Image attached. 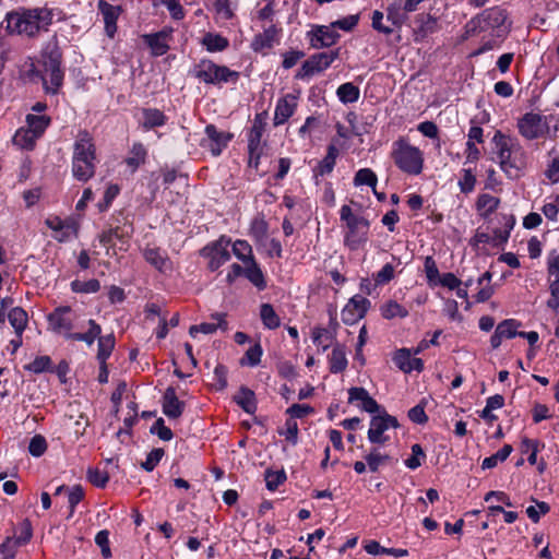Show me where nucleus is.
<instances>
[{"label": "nucleus", "mask_w": 559, "mask_h": 559, "mask_svg": "<svg viewBox=\"0 0 559 559\" xmlns=\"http://www.w3.org/2000/svg\"><path fill=\"white\" fill-rule=\"evenodd\" d=\"M191 75L205 84L222 86L225 83L237 82L239 73L226 66H219L210 59H201L191 70Z\"/></svg>", "instance_id": "obj_7"}, {"label": "nucleus", "mask_w": 559, "mask_h": 559, "mask_svg": "<svg viewBox=\"0 0 559 559\" xmlns=\"http://www.w3.org/2000/svg\"><path fill=\"white\" fill-rule=\"evenodd\" d=\"M554 116H544L537 112L524 114L516 123L519 133L528 141L550 138L556 139L559 135V122L557 121L552 127L550 122Z\"/></svg>", "instance_id": "obj_5"}, {"label": "nucleus", "mask_w": 559, "mask_h": 559, "mask_svg": "<svg viewBox=\"0 0 559 559\" xmlns=\"http://www.w3.org/2000/svg\"><path fill=\"white\" fill-rule=\"evenodd\" d=\"M500 200L493 195L483 193L477 199V210L481 216L488 217L492 214L499 206Z\"/></svg>", "instance_id": "obj_47"}, {"label": "nucleus", "mask_w": 559, "mask_h": 559, "mask_svg": "<svg viewBox=\"0 0 559 559\" xmlns=\"http://www.w3.org/2000/svg\"><path fill=\"white\" fill-rule=\"evenodd\" d=\"M8 319L10 324L14 329L15 334L22 335L27 326L28 319L26 311L20 307H15L9 312Z\"/></svg>", "instance_id": "obj_45"}, {"label": "nucleus", "mask_w": 559, "mask_h": 559, "mask_svg": "<svg viewBox=\"0 0 559 559\" xmlns=\"http://www.w3.org/2000/svg\"><path fill=\"white\" fill-rule=\"evenodd\" d=\"M71 170L80 182H87L95 175L96 146L86 130H81L74 141Z\"/></svg>", "instance_id": "obj_2"}, {"label": "nucleus", "mask_w": 559, "mask_h": 559, "mask_svg": "<svg viewBox=\"0 0 559 559\" xmlns=\"http://www.w3.org/2000/svg\"><path fill=\"white\" fill-rule=\"evenodd\" d=\"M99 10L105 23V32L108 37L112 38L117 32V20L120 13L119 7H115L105 1H100Z\"/></svg>", "instance_id": "obj_26"}, {"label": "nucleus", "mask_w": 559, "mask_h": 559, "mask_svg": "<svg viewBox=\"0 0 559 559\" xmlns=\"http://www.w3.org/2000/svg\"><path fill=\"white\" fill-rule=\"evenodd\" d=\"M71 288L74 293L92 294L97 293L100 289V283L95 278L88 281H73L71 283Z\"/></svg>", "instance_id": "obj_55"}, {"label": "nucleus", "mask_w": 559, "mask_h": 559, "mask_svg": "<svg viewBox=\"0 0 559 559\" xmlns=\"http://www.w3.org/2000/svg\"><path fill=\"white\" fill-rule=\"evenodd\" d=\"M267 229V223L263 218L255 217L251 221L249 234L257 242H261L266 238Z\"/></svg>", "instance_id": "obj_53"}, {"label": "nucleus", "mask_w": 559, "mask_h": 559, "mask_svg": "<svg viewBox=\"0 0 559 559\" xmlns=\"http://www.w3.org/2000/svg\"><path fill=\"white\" fill-rule=\"evenodd\" d=\"M545 448V443L538 439L523 437L520 449L523 454H528L527 461L531 465L537 464V454Z\"/></svg>", "instance_id": "obj_37"}, {"label": "nucleus", "mask_w": 559, "mask_h": 559, "mask_svg": "<svg viewBox=\"0 0 559 559\" xmlns=\"http://www.w3.org/2000/svg\"><path fill=\"white\" fill-rule=\"evenodd\" d=\"M162 406L163 413L170 419L179 418L185 409V403L177 397L176 391L171 386L166 389Z\"/></svg>", "instance_id": "obj_24"}, {"label": "nucleus", "mask_w": 559, "mask_h": 559, "mask_svg": "<svg viewBox=\"0 0 559 559\" xmlns=\"http://www.w3.org/2000/svg\"><path fill=\"white\" fill-rule=\"evenodd\" d=\"M392 360L404 373L421 372L425 367L423 359L416 357L412 349L406 347L396 349L392 355Z\"/></svg>", "instance_id": "obj_18"}, {"label": "nucleus", "mask_w": 559, "mask_h": 559, "mask_svg": "<svg viewBox=\"0 0 559 559\" xmlns=\"http://www.w3.org/2000/svg\"><path fill=\"white\" fill-rule=\"evenodd\" d=\"M260 319L263 326L267 330H275L281 325L280 316L276 313L274 307L267 302L260 306Z\"/></svg>", "instance_id": "obj_39"}, {"label": "nucleus", "mask_w": 559, "mask_h": 559, "mask_svg": "<svg viewBox=\"0 0 559 559\" xmlns=\"http://www.w3.org/2000/svg\"><path fill=\"white\" fill-rule=\"evenodd\" d=\"M359 22V15L358 14H350L346 15L342 19H338L334 22H331V25L333 26L334 31L341 29L344 32H352Z\"/></svg>", "instance_id": "obj_62"}, {"label": "nucleus", "mask_w": 559, "mask_h": 559, "mask_svg": "<svg viewBox=\"0 0 559 559\" xmlns=\"http://www.w3.org/2000/svg\"><path fill=\"white\" fill-rule=\"evenodd\" d=\"M509 28L510 24L507 22V13L500 7L484 10L465 25L467 36L485 33L490 37L503 38L508 34Z\"/></svg>", "instance_id": "obj_4"}, {"label": "nucleus", "mask_w": 559, "mask_h": 559, "mask_svg": "<svg viewBox=\"0 0 559 559\" xmlns=\"http://www.w3.org/2000/svg\"><path fill=\"white\" fill-rule=\"evenodd\" d=\"M371 307V301L357 294L348 299L341 311V319L346 325H354L361 320Z\"/></svg>", "instance_id": "obj_14"}, {"label": "nucleus", "mask_w": 559, "mask_h": 559, "mask_svg": "<svg viewBox=\"0 0 559 559\" xmlns=\"http://www.w3.org/2000/svg\"><path fill=\"white\" fill-rule=\"evenodd\" d=\"M337 57V50L314 53L304 61L295 78L297 80H306L316 74L322 73L331 67Z\"/></svg>", "instance_id": "obj_11"}, {"label": "nucleus", "mask_w": 559, "mask_h": 559, "mask_svg": "<svg viewBox=\"0 0 559 559\" xmlns=\"http://www.w3.org/2000/svg\"><path fill=\"white\" fill-rule=\"evenodd\" d=\"M513 448L511 444H504L499 451L495 454L485 457L481 462L483 469H491L496 467L499 463L504 462L509 455L512 453Z\"/></svg>", "instance_id": "obj_48"}, {"label": "nucleus", "mask_w": 559, "mask_h": 559, "mask_svg": "<svg viewBox=\"0 0 559 559\" xmlns=\"http://www.w3.org/2000/svg\"><path fill=\"white\" fill-rule=\"evenodd\" d=\"M230 245L231 239L228 236L222 235L218 239L209 242L200 250V255L207 260V269L210 271H217L230 260Z\"/></svg>", "instance_id": "obj_9"}, {"label": "nucleus", "mask_w": 559, "mask_h": 559, "mask_svg": "<svg viewBox=\"0 0 559 559\" xmlns=\"http://www.w3.org/2000/svg\"><path fill=\"white\" fill-rule=\"evenodd\" d=\"M407 13L403 11L402 0H395L388 7V19L395 25H401L406 20Z\"/></svg>", "instance_id": "obj_59"}, {"label": "nucleus", "mask_w": 559, "mask_h": 559, "mask_svg": "<svg viewBox=\"0 0 559 559\" xmlns=\"http://www.w3.org/2000/svg\"><path fill=\"white\" fill-rule=\"evenodd\" d=\"M263 349L259 343L248 348L245 356L240 359L241 366L255 367L260 364Z\"/></svg>", "instance_id": "obj_54"}, {"label": "nucleus", "mask_w": 559, "mask_h": 559, "mask_svg": "<svg viewBox=\"0 0 559 559\" xmlns=\"http://www.w3.org/2000/svg\"><path fill=\"white\" fill-rule=\"evenodd\" d=\"M61 56L52 50L44 56L43 82L47 93L56 94L63 83V71L60 68Z\"/></svg>", "instance_id": "obj_10"}, {"label": "nucleus", "mask_w": 559, "mask_h": 559, "mask_svg": "<svg viewBox=\"0 0 559 559\" xmlns=\"http://www.w3.org/2000/svg\"><path fill=\"white\" fill-rule=\"evenodd\" d=\"M49 328L58 334H62L69 338V334L73 328V312L69 306L56 308L47 317Z\"/></svg>", "instance_id": "obj_17"}, {"label": "nucleus", "mask_w": 559, "mask_h": 559, "mask_svg": "<svg viewBox=\"0 0 559 559\" xmlns=\"http://www.w3.org/2000/svg\"><path fill=\"white\" fill-rule=\"evenodd\" d=\"M201 45L207 52H222L229 47V40L218 33L207 32L202 37Z\"/></svg>", "instance_id": "obj_30"}, {"label": "nucleus", "mask_w": 559, "mask_h": 559, "mask_svg": "<svg viewBox=\"0 0 559 559\" xmlns=\"http://www.w3.org/2000/svg\"><path fill=\"white\" fill-rule=\"evenodd\" d=\"M380 314L385 320L404 319L408 317V310L396 300L384 301L379 308Z\"/></svg>", "instance_id": "obj_34"}, {"label": "nucleus", "mask_w": 559, "mask_h": 559, "mask_svg": "<svg viewBox=\"0 0 559 559\" xmlns=\"http://www.w3.org/2000/svg\"><path fill=\"white\" fill-rule=\"evenodd\" d=\"M114 347H115V337L112 334L100 336L98 338V350H97L98 362H106L107 359L110 357Z\"/></svg>", "instance_id": "obj_50"}, {"label": "nucleus", "mask_w": 559, "mask_h": 559, "mask_svg": "<svg viewBox=\"0 0 559 559\" xmlns=\"http://www.w3.org/2000/svg\"><path fill=\"white\" fill-rule=\"evenodd\" d=\"M337 98L343 104H352L356 103L359 99L360 91L359 87L353 84L352 82H347L341 84L336 90Z\"/></svg>", "instance_id": "obj_42"}, {"label": "nucleus", "mask_w": 559, "mask_h": 559, "mask_svg": "<svg viewBox=\"0 0 559 559\" xmlns=\"http://www.w3.org/2000/svg\"><path fill=\"white\" fill-rule=\"evenodd\" d=\"M213 319H215L217 322L216 323L203 322V323L190 326L189 334L192 337H195L199 333L213 334L217 331V329H223V330L227 329V322L224 319V314L216 313L213 316Z\"/></svg>", "instance_id": "obj_33"}, {"label": "nucleus", "mask_w": 559, "mask_h": 559, "mask_svg": "<svg viewBox=\"0 0 559 559\" xmlns=\"http://www.w3.org/2000/svg\"><path fill=\"white\" fill-rule=\"evenodd\" d=\"M88 325L90 328L87 332L69 334V338L84 342L87 345H92L95 342V340H98L100 337L102 328L98 323H96L95 320L92 319L88 321Z\"/></svg>", "instance_id": "obj_43"}, {"label": "nucleus", "mask_w": 559, "mask_h": 559, "mask_svg": "<svg viewBox=\"0 0 559 559\" xmlns=\"http://www.w3.org/2000/svg\"><path fill=\"white\" fill-rule=\"evenodd\" d=\"M45 225L52 231V238L58 242H67L75 239L79 235L80 223L75 217L61 218L60 216H48Z\"/></svg>", "instance_id": "obj_12"}, {"label": "nucleus", "mask_w": 559, "mask_h": 559, "mask_svg": "<svg viewBox=\"0 0 559 559\" xmlns=\"http://www.w3.org/2000/svg\"><path fill=\"white\" fill-rule=\"evenodd\" d=\"M139 127L143 131H150L166 124L167 116L157 108H142L138 119Z\"/></svg>", "instance_id": "obj_23"}, {"label": "nucleus", "mask_w": 559, "mask_h": 559, "mask_svg": "<svg viewBox=\"0 0 559 559\" xmlns=\"http://www.w3.org/2000/svg\"><path fill=\"white\" fill-rule=\"evenodd\" d=\"M205 134L207 143L203 145L206 146L214 156L221 155L233 139V134L219 131L214 124H207L205 127Z\"/></svg>", "instance_id": "obj_22"}, {"label": "nucleus", "mask_w": 559, "mask_h": 559, "mask_svg": "<svg viewBox=\"0 0 559 559\" xmlns=\"http://www.w3.org/2000/svg\"><path fill=\"white\" fill-rule=\"evenodd\" d=\"M391 156L396 167L407 175L417 176L423 171V152L403 138L393 142Z\"/></svg>", "instance_id": "obj_6"}, {"label": "nucleus", "mask_w": 559, "mask_h": 559, "mask_svg": "<svg viewBox=\"0 0 559 559\" xmlns=\"http://www.w3.org/2000/svg\"><path fill=\"white\" fill-rule=\"evenodd\" d=\"M51 122L50 117L46 115H33L28 114L26 116V127L37 136H41L46 129L49 127Z\"/></svg>", "instance_id": "obj_40"}, {"label": "nucleus", "mask_w": 559, "mask_h": 559, "mask_svg": "<svg viewBox=\"0 0 559 559\" xmlns=\"http://www.w3.org/2000/svg\"><path fill=\"white\" fill-rule=\"evenodd\" d=\"M238 0H216L215 11L219 19L230 20L234 16Z\"/></svg>", "instance_id": "obj_52"}, {"label": "nucleus", "mask_w": 559, "mask_h": 559, "mask_svg": "<svg viewBox=\"0 0 559 559\" xmlns=\"http://www.w3.org/2000/svg\"><path fill=\"white\" fill-rule=\"evenodd\" d=\"M38 139L39 136L34 134L27 127H22L16 130L12 141L17 147L31 151L34 148Z\"/></svg>", "instance_id": "obj_38"}, {"label": "nucleus", "mask_w": 559, "mask_h": 559, "mask_svg": "<svg viewBox=\"0 0 559 559\" xmlns=\"http://www.w3.org/2000/svg\"><path fill=\"white\" fill-rule=\"evenodd\" d=\"M348 403L355 404L361 411L369 414H376L380 412V405L369 394V392L361 386H353L348 389Z\"/></svg>", "instance_id": "obj_21"}, {"label": "nucleus", "mask_w": 559, "mask_h": 559, "mask_svg": "<svg viewBox=\"0 0 559 559\" xmlns=\"http://www.w3.org/2000/svg\"><path fill=\"white\" fill-rule=\"evenodd\" d=\"M147 157V150L145 146L135 142L132 144L129 155L124 159L127 166L130 168L131 173H134L141 165H143Z\"/></svg>", "instance_id": "obj_35"}, {"label": "nucleus", "mask_w": 559, "mask_h": 559, "mask_svg": "<svg viewBox=\"0 0 559 559\" xmlns=\"http://www.w3.org/2000/svg\"><path fill=\"white\" fill-rule=\"evenodd\" d=\"M399 426L396 417L391 416L383 411L381 414L371 417L367 433L368 440L371 443L384 444L389 441V437L385 435V431L390 428H397Z\"/></svg>", "instance_id": "obj_13"}, {"label": "nucleus", "mask_w": 559, "mask_h": 559, "mask_svg": "<svg viewBox=\"0 0 559 559\" xmlns=\"http://www.w3.org/2000/svg\"><path fill=\"white\" fill-rule=\"evenodd\" d=\"M297 107L298 96L289 93L280 97L274 109L273 124L278 127L287 122L288 119L295 114Z\"/></svg>", "instance_id": "obj_19"}, {"label": "nucleus", "mask_w": 559, "mask_h": 559, "mask_svg": "<svg viewBox=\"0 0 559 559\" xmlns=\"http://www.w3.org/2000/svg\"><path fill=\"white\" fill-rule=\"evenodd\" d=\"M120 193V187L116 183H110L106 188L104 192L103 200L98 203V209L100 212L107 211L111 204L112 201L118 197Z\"/></svg>", "instance_id": "obj_60"}, {"label": "nucleus", "mask_w": 559, "mask_h": 559, "mask_svg": "<svg viewBox=\"0 0 559 559\" xmlns=\"http://www.w3.org/2000/svg\"><path fill=\"white\" fill-rule=\"evenodd\" d=\"M328 359L331 373L343 372L348 366L345 347L340 344L333 346Z\"/></svg>", "instance_id": "obj_31"}, {"label": "nucleus", "mask_w": 559, "mask_h": 559, "mask_svg": "<svg viewBox=\"0 0 559 559\" xmlns=\"http://www.w3.org/2000/svg\"><path fill=\"white\" fill-rule=\"evenodd\" d=\"M5 22L9 33L33 37L48 29L52 23V12L45 8L10 12Z\"/></svg>", "instance_id": "obj_3"}, {"label": "nucleus", "mask_w": 559, "mask_h": 559, "mask_svg": "<svg viewBox=\"0 0 559 559\" xmlns=\"http://www.w3.org/2000/svg\"><path fill=\"white\" fill-rule=\"evenodd\" d=\"M491 141L500 168L507 176L518 177L526 167V153L519 140L498 130Z\"/></svg>", "instance_id": "obj_1"}, {"label": "nucleus", "mask_w": 559, "mask_h": 559, "mask_svg": "<svg viewBox=\"0 0 559 559\" xmlns=\"http://www.w3.org/2000/svg\"><path fill=\"white\" fill-rule=\"evenodd\" d=\"M231 250L234 255L242 262V264H246L252 260H254V254L251 245L243 239H237L234 242H231Z\"/></svg>", "instance_id": "obj_41"}, {"label": "nucleus", "mask_w": 559, "mask_h": 559, "mask_svg": "<svg viewBox=\"0 0 559 559\" xmlns=\"http://www.w3.org/2000/svg\"><path fill=\"white\" fill-rule=\"evenodd\" d=\"M426 460V454L421 448L420 444L418 443H415L412 445V454L408 459L405 460V466L408 467L409 469H416L418 468L419 466H421V464L425 462Z\"/></svg>", "instance_id": "obj_56"}, {"label": "nucleus", "mask_w": 559, "mask_h": 559, "mask_svg": "<svg viewBox=\"0 0 559 559\" xmlns=\"http://www.w3.org/2000/svg\"><path fill=\"white\" fill-rule=\"evenodd\" d=\"M378 178L376 173L370 168H361L359 169L354 177V186H369L373 190L377 186Z\"/></svg>", "instance_id": "obj_51"}, {"label": "nucleus", "mask_w": 559, "mask_h": 559, "mask_svg": "<svg viewBox=\"0 0 559 559\" xmlns=\"http://www.w3.org/2000/svg\"><path fill=\"white\" fill-rule=\"evenodd\" d=\"M424 270L428 284L430 286H437L441 274L439 273L437 263L432 257H426L424 262Z\"/></svg>", "instance_id": "obj_57"}, {"label": "nucleus", "mask_w": 559, "mask_h": 559, "mask_svg": "<svg viewBox=\"0 0 559 559\" xmlns=\"http://www.w3.org/2000/svg\"><path fill=\"white\" fill-rule=\"evenodd\" d=\"M243 276L258 290H264L267 286L265 275L255 259L245 264Z\"/></svg>", "instance_id": "obj_27"}, {"label": "nucleus", "mask_w": 559, "mask_h": 559, "mask_svg": "<svg viewBox=\"0 0 559 559\" xmlns=\"http://www.w3.org/2000/svg\"><path fill=\"white\" fill-rule=\"evenodd\" d=\"M340 217L347 227L345 245L350 250L358 249L368 239L369 222L362 216L355 215L349 205L341 207Z\"/></svg>", "instance_id": "obj_8"}, {"label": "nucleus", "mask_w": 559, "mask_h": 559, "mask_svg": "<svg viewBox=\"0 0 559 559\" xmlns=\"http://www.w3.org/2000/svg\"><path fill=\"white\" fill-rule=\"evenodd\" d=\"M143 255L145 261L159 272H165L170 267L167 253L159 248H145Z\"/></svg>", "instance_id": "obj_28"}, {"label": "nucleus", "mask_w": 559, "mask_h": 559, "mask_svg": "<svg viewBox=\"0 0 559 559\" xmlns=\"http://www.w3.org/2000/svg\"><path fill=\"white\" fill-rule=\"evenodd\" d=\"M545 177L552 183L559 181V152L556 148L548 153Z\"/></svg>", "instance_id": "obj_49"}, {"label": "nucleus", "mask_w": 559, "mask_h": 559, "mask_svg": "<svg viewBox=\"0 0 559 559\" xmlns=\"http://www.w3.org/2000/svg\"><path fill=\"white\" fill-rule=\"evenodd\" d=\"M144 39L155 57L163 56L169 50V35L165 32L145 35Z\"/></svg>", "instance_id": "obj_29"}, {"label": "nucleus", "mask_w": 559, "mask_h": 559, "mask_svg": "<svg viewBox=\"0 0 559 559\" xmlns=\"http://www.w3.org/2000/svg\"><path fill=\"white\" fill-rule=\"evenodd\" d=\"M542 212L547 219L556 221L559 213V194L547 198Z\"/></svg>", "instance_id": "obj_64"}, {"label": "nucleus", "mask_w": 559, "mask_h": 559, "mask_svg": "<svg viewBox=\"0 0 559 559\" xmlns=\"http://www.w3.org/2000/svg\"><path fill=\"white\" fill-rule=\"evenodd\" d=\"M51 359L49 356H38L32 362L25 366V369L33 373H41L51 369Z\"/></svg>", "instance_id": "obj_61"}, {"label": "nucleus", "mask_w": 559, "mask_h": 559, "mask_svg": "<svg viewBox=\"0 0 559 559\" xmlns=\"http://www.w3.org/2000/svg\"><path fill=\"white\" fill-rule=\"evenodd\" d=\"M235 401L248 414H253L257 409L255 395L248 388H241Z\"/></svg>", "instance_id": "obj_46"}, {"label": "nucleus", "mask_w": 559, "mask_h": 559, "mask_svg": "<svg viewBox=\"0 0 559 559\" xmlns=\"http://www.w3.org/2000/svg\"><path fill=\"white\" fill-rule=\"evenodd\" d=\"M476 177L472 169H463L459 179V187L462 193H469L474 190Z\"/></svg>", "instance_id": "obj_63"}, {"label": "nucleus", "mask_w": 559, "mask_h": 559, "mask_svg": "<svg viewBox=\"0 0 559 559\" xmlns=\"http://www.w3.org/2000/svg\"><path fill=\"white\" fill-rule=\"evenodd\" d=\"M521 326L522 323L515 319H504L498 323L490 337V345L492 349L499 348L503 340H511L519 336V329Z\"/></svg>", "instance_id": "obj_20"}, {"label": "nucleus", "mask_w": 559, "mask_h": 559, "mask_svg": "<svg viewBox=\"0 0 559 559\" xmlns=\"http://www.w3.org/2000/svg\"><path fill=\"white\" fill-rule=\"evenodd\" d=\"M263 31L257 34L252 41L251 48L255 52L266 53L275 45H278L282 38V28L276 24H262Z\"/></svg>", "instance_id": "obj_15"}, {"label": "nucleus", "mask_w": 559, "mask_h": 559, "mask_svg": "<svg viewBox=\"0 0 559 559\" xmlns=\"http://www.w3.org/2000/svg\"><path fill=\"white\" fill-rule=\"evenodd\" d=\"M364 549L367 554L372 556H382V555H389L393 556L395 558L405 557L408 555L407 549L403 548H385L381 546L377 540H369L365 544Z\"/></svg>", "instance_id": "obj_36"}, {"label": "nucleus", "mask_w": 559, "mask_h": 559, "mask_svg": "<svg viewBox=\"0 0 559 559\" xmlns=\"http://www.w3.org/2000/svg\"><path fill=\"white\" fill-rule=\"evenodd\" d=\"M338 154V148L335 145H329L326 155L312 169L313 177L317 179L318 177L330 175L335 167Z\"/></svg>", "instance_id": "obj_25"}, {"label": "nucleus", "mask_w": 559, "mask_h": 559, "mask_svg": "<svg viewBox=\"0 0 559 559\" xmlns=\"http://www.w3.org/2000/svg\"><path fill=\"white\" fill-rule=\"evenodd\" d=\"M266 488L270 491L276 490L286 480V474L282 471L267 469L264 475Z\"/></svg>", "instance_id": "obj_58"}, {"label": "nucleus", "mask_w": 559, "mask_h": 559, "mask_svg": "<svg viewBox=\"0 0 559 559\" xmlns=\"http://www.w3.org/2000/svg\"><path fill=\"white\" fill-rule=\"evenodd\" d=\"M267 112L255 114L248 134V144L261 145V140L266 127Z\"/></svg>", "instance_id": "obj_32"}, {"label": "nucleus", "mask_w": 559, "mask_h": 559, "mask_svg": "<svg viewBox=\"0 0 559 559\" xmlns=\"http://www.w3.org/2000/svg\"><path fill=\"white\" fill-rule=\"evenodd\" d=\"M311 340L313 344L325 352L334 340V335L331 331L322 326H314L311 331Z\"/></svg>", "instance_id": "obj_44"}, {"label": "nucleus", "mask_w": 559, "mask_h": 559, "mask_svg": "<svg viewBox=\"0 0 559 559\" xmlns=\"http://www.w3.org/2000/svg\"><path fill=\"white\" fill-rule=\"evenodd\" d=\"M306 38L314 49L329 48L337 43L340 34L334 31L331 23L329 25H313L307 32Z\"/></svg>", "instance_id": "obj_16"}]
</instances>
